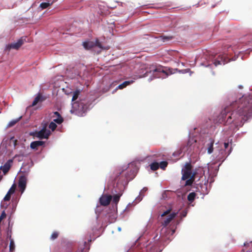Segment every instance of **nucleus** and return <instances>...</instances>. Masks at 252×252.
<instances>
[{"mask_svg":"<svg viewBox=\"0 0 252 252\" xmlns=\"http://www.w3.org/2000/svg\"><path fill=\"white\" fill-rule=\"evenodd\" d=\"M252 117V93L243 95L238 100L226 107L220 115V119L226 124H232L234 128L243 126L248 119Z\"/></svg>","mask_w":252,"mask_h":252,"instance_id":"nucleus-1","label":"nucleus"},{"mask_svg":"<svg viewBox=\"0 0 252 252\" xmlns=\"http://www.w3.org/2000/svg\"><path fill=\"white\" fill-rule=\"evenodd\" d=\"M183 180H186L185 186H190L195 180V173H192L191 171H184L182 169Z\"/></svg>","mask_w":252,"mask_h":252,"instance_id":"nucleus-2","label":"nucleus"},{"mask_svg":"<svg viewBox=\"0 0 252 252\" xmlns=\"http://www.w3.org/2000/svg\"><path fill=\"white\" fill-rule=\"evenodd\" d=\"M47 124H45L43 128L38 131H36L33 133V136L36 137L40 139H47L51 134L49 130L47 129Z\"/></svg>","mask_w":252,"mask_h":252,"instance_id":"nucleus-3","label":"nucleus"},{"mask_svg":"<svg viewBox=\"0 0 252 252\" xmlns=\"http://www.w3.org/2000/svg\"><path fill=\"white\" fill-rule=\"evenodd\" d=\"M72 108L76 114L82 115L85 112L87 106L82 102H75L72 104Z\"/></svg>","mask_w":252,"mask_h":252,"instance_id":"nucleus-4","label":"nucleus"},{"mask_svg":"<svg viewBox=\"0 0 252 252\" xmlns=\"http://www.w3.org/2000/svg\"><path fill=\"white\" fill-rule=\"evenodd\" d=\"M232 148L231 147L230 150L228 151V153H227L225 149H223L222 147L221 148H218L216 150L218 151L219 153L216 156V160L218 161L223 162L226 158L230 154L231 152Z\"/></svg>","mask_w":252,"mask_h":252,"instance_id":"nucleus-5","label":"nucleus"},{"mask_svg":"<svg viewBox=\"0 0 252 252\" xmlns=\"http://www.w3.org/2000/svg\"><path fill=\"white\" fill-rule=\"evenodd\" d=\"M25 41V38L21 37L16 43H13L6 46L5 50L9 51L11 49L18 50Z\"/></svg>","mask_w":252,"mask_h":252,"instance_id":"nucleus-6","label":"nucleus"},{"mask_svg":"<svg viewBox=\"0 0 252 252\" xmlns=\"http://www.w3.org/2000/svg\"><path fill=\"white\" fill-rule=\"evenodd\" d=\"M27 178L25 176H21L18 181V188L21 193H23L26 188Z\"/></svg>","mask_w":252,"mask_h":252,"instance_id":"nucleus-7","label":"nucleus"},{"mask_svg":"<svg viewBox=\"0 0 252 252\" xmlns=\"http://www.w3.org/2000/svg\"><path fill=\"white\" fill-rule=\"evenodd\" d=\"M227 62V58L225 56L220 55L217 58L214 60L213 63L215 66H218L225 64Z\"/></svg>","mask_w":252,"mask_h":252,"instance_id":"nucleus-8","label":"nucleus"},{"mask_svg":"<svg viewBox=\"0 0 252 252\" xmlns=\"http://www.w3.org/2000/svg\"><path fill=\"white\" fill-rule=\"evenodd\" d=\"M13 160L12 159H8L3 166L0 167V169L2 171L4 174L5 175L10 170L12 166Z\"/></svg>","mask_w":252,"mask_h":252,"instance_id":"nucleus-9","label":"nucleus"},{"mask_svg":"<svg viewBox=\"0 0 252 252\" xmlns=\"http://www.w3.org/2000/svg\"><path fill=\"white\" fill-rule=\"evenodd\" d=\"M111 200V195H102L99 198V202L101 205L106 206L109 204Z\"/></svg>","mask_w":252,"mask_h":252,"instance_id":"nucleus-10","label":"nucleus"},{"mask_svg":"<svg viewBox=\"0 0 252 252\" xmlns=\"http://www.w3.org/2000/svg\"><path fill=\"white\" fill-rule=\"evenodd\" d=\"M177 213H172L170 214L167 217L161 222L162 225L164 227L166 226L171 220L176 216Z\"/></svg>","mask_w":252,"mask_h":252,"instance_id":"nucleus-11","label":"nucleus"},{"mask_svg":"<svg viewBox=\"0 0 252 252\" xmlns=\"http://www.w3.org/2000/svg\"><path fill=\"white\" fill-rule=\"evenodd\" d=\"M154 72L159 73L158 77H164L168 75L167 73L163 69L162 67L161 66L157 67L154 70Z\"/></svg>","mask_w":252,"mask_h":252,"instance_id":"nucleus-12","label":"nucleus"},{"mask_svg":"<svg viewBox=\"0 0 252 252\" xmlns=\"http://www.w3.org/2000/svg\"><path fill=\"white\" fill-rule=\"evenodd\" d=\"M44 143L45 142L42 141H33L31 143L30 147L32 149L37 150L38 147L43 145Z\"/></svg>","mask_w":252,"mask_h":252,"instance_id":"nucleus-13","label":"nucleus"},{"mask_svg":"<svg viewBox=\"0 0 252 252\" xmlns=\"http://www.w3.org/2000/svg\"><path fill=\"white\" fill-rule=\"evenodd\" d=\"M53 117H57V118L54 119V122L58 124H62L63 121V119L62 118L60 114L57 111L54 112Z\"/></svg>","mask_w":252,"mask_h":252,"instance_id":"nucleus-14","label":"nucleus"},{"mask_svg":"<svg viewBox=\"0 0 252 252\" xmlns=\"http://www.w3.org/2000/svg\"><path fill=\"white\" fill-rule=\"evenodd\" d=\"M214 140L212 139V138H210L209 140V142L207 144V153L209 154H211L213 153V150H214V148H213V145H214Z\"/></svg>","mask_w":252,"mask_h":252,"instance_id":"nucleus-15","label":"nucleus"},{"mask_svg":"<svg viewBox=\"0 0 252 252\" xmlns=\"http://www.w3.org/2000/svg\"><path fill=\"white\" fill-rule=\"evenodd\" d=\"M12 234V225H10V221L8 222V226L6 229V239H11Z\"/></svg>","mask_w":252,"mask_h":252,"instance_id":"nucleus-16","label":"nucleus"},{"mask_svg":"<svg viewBox=\"0 0 252 252\" xmlns=\"http://www.w3.org/2000/svg\"><path fill=\"white\" fill-rule=\"evenodd\" d=\"M131 82L128 81H126L124 82H123L122 84L119 85L116 89L113 92V93H114V92H116V91L118 89H123L124 88L126 87L127 86L129 85Z\"/></svg>","mask_w":252,"mask_h":252,"instance_id":"nucleus-17","label":"nucleus"},{"mask_svg":"<svg viewBox=\"0 0 252 252\" xmlns=\"http://www.w3.org/2000/svg\"><path fill=\"white\" fill-rule=\"evenodd\" d=\"M83 46L86 49H90L94 46V43L92 41L83 42Z\"/></svg>","mask_w":252,"mask_h":252,"instance_id":"nucleus-18","label":"nucleus"},{"mask_svg":"<svg viewBox=\"0 0 252 252\" xmlns=\"http://www.w3.org/2000/svg\"><path fill=\"white\" fill-rule=\"evenodd\" d=\"M196 196V194L194 192L189 193L187 197L188 201L190 203L192 202L194 200Z\"/></svg>","mask_w":252,"mask_h":252,"instance_id":"nucleus-19","label":"nucleus"},{"mask_svg":"<svg viewBox=\"0 0 252 252\" xmlns=\"http://www.w3.org/2000/svg\"><path fill=\"white\" fill-rule=\"evenodd\" d=\"M10 244H9V252H13L15 250V246L13 239H9Z\"/></svg>","mask_w":252,"mask_h":252,"instance_id":"nucleus-20","label":"nucleus"},{"mask_svg":"<svg viewBox=\"0 0 252 252\" xmlns=\"http://www.w3.org/2000/svg\"><path fill=\"white\" fill-rule=\"evenodd\" d=\"M192 166L190 162L186 163L184 167L182 169L184 171H191Z\"/></svg>","mask_w":252,"mask_h":252,"instance_id":"nucleus-21","label":"nucleus"},{"mask_svg":"<svg viewBox=\"0 0 252 252\" xmlns=\"http://www.w3.org/2000/svg\"><path fill=\"white\" fill-rule=\"evenodd\" d=\"M159 167V164L157 162H153L150 165V168L153 171L157 170L158 169Z\"/></svg>","mask_w":252,"mask_h":252,"instance_id":"nucleus-22","label":"nucleus"},{"mask_svg":"<svg viewBox=\"0 0 252 252\" xmlns=\"http://www.w3.org/2000/svg\"><path fill=\"white\" fill-rule=\"evenodd\" d=\"M80 91L79 90H77L73 92V97L72 98V101L76 100L78 98V96L80 94Z\"/></svg>","mask_w":252,"mask_h":252,"instance_id":"nucleus-23","label":"nucleus"},{"mask_svg":"<svg viewBox=\"0 0 252 252\" xmlns=\"http://www.w3.org/2000/svg\"><path fill=\"white\" fill-rule=\"evenodd\" d=\"M41 99V95L39 94H38L34 99L32 104L31 105V106H34L36 105L37 103Z\"/></svg>","mask_w":252,"mask_h":252,"instance_id":"nucleus-24","label":"nucleus"},{"mask_svg":"<svg viewBox=\"0 0 252 252\" xmlns=\"http://www.w3.org/2000/svg\"><path fill=\"white\" fill-rule=\"evenodd\" d=\"M53 3L52 1L51 3L49 2H42L40 4V7H41L42 9H45L47 8L50 5H52Z\"/></svg>","mask_w":252,"mask_h":252,"instance_id":"nucleus-25","label":"nucleus"},{"mask_svg":"<svg viewBox=\"0 0 252 252\" xmlns=\"http://www.w3.org/2000/svg\"><path fill=\"white\" fill-rule=\"evenodd\" d=\"M160 38L163 42H166L172 40L173 38L172 36H161Z\"/></svg>","mask_w":252,"mask_h":252,"instance_id":"nucleus-26","label":"nucleus"},{"mask_svg":"<svg viewBox=\"0 0 252 252\" xmlns=\"http://www.w3.org/2000/svg\"><path fill=\"white\" fill-rule=\"evenodd\" d=\"M59 235V232L58 231H54L51 235L50 239L52 240L56 239Z\"/></svg>","mask_w":252,"mask_h":252,"instance_id":"nucleus-27","label":"nucleus"},{"mask_svg":"<svg viewBox=\"0 0 252 252\" xmlns=\"http://www.w3.org/2000/svg\"><path fill=\"white\" fill-rule=\"evenodd\" d=\"M121 194L120 195V194H116L113 197V202L117 204L118 202L119 201V200H120V196H121Z\"/></svg>","mask_w":252,"mask_h":252,"instance_id":"nucleus-28","label":"nucleus"},{"mask_svg":"<svg viewBox=\"0 0 252 252\" xmlns=\"http://www.w3.org/2000/svg\"><path fill=\"white\" fill-rule=\"evenodd\" d=\"M21 118V117H20L19 118L17 119V120L11 121L8 124V127H11L13 126H14Z\"/></svg>","mask_w":252,"mask_h":252,"instance_id":"nucleus-29","label":"nucleus"},{"mask_svg":"<svg viewBox=\"0 0 252 252\" xmlns=\"http://www.w3.org/2000/svg\"><path fill=\"white\" fill-rule=\"evenodd\" d=\"M57 126V125L54 122H51L49 125V128H50L52 131L55 130Z\"/></svg>","mask_w":252,"mask_h":252,"instance_id":"nucleus-30","label":"nucleus"},{"mask_svg":"<svg viewBox=\"0 0 252 252\" xmlns=\"http://www.w3.org/2000/svg\"><path fill=\"white\" fill-rule=\"evenodd\" d=\"M16 188V185L14 184H13L7 192L12 195L15 192Z\"/></svg>","mask_w":252,"mask_h":252,"instance_id":"nucleus-31","label":"nucleus"},{"mask_svg":"<svg viewBox=\"0 0 252 252\" xmlns=\"http://www.w3.org/2000/svg\"><path fill=\"white\" fill-rule=\"evenodd\" d=\"M168 164V163L167 161H161L160 162V164H159V167L162 169H165V168L167 167Z\"/></svg>","mask_w":252,"mask_h":252,"instance_id":"nucleus-32","label":"nucleus"},{"mask_svg":"<svg viewBox=\"0 0 252 252\" xmlns=\"http://www.w3.org/2000/svg\"><path fill=\"white\" fill-rule=\"evenodd\" d=\"M117 84V82H113V83H112L111 85H110L105 90V89H103V93H106L107 92V91H108L113 86H115Z\"/></svg>","mask_w":252,"mask_h":252,"instance_id":"nucleus-33","label":"nucleus"},{"mask_svg":"<svg viewBox=\"0 0 252 252\" xmlns=\"http://www.w3.org/2000/svg\"><path fill=\"white\" fill-rule=\"evenodd\" d=\"M11 194H10V193L7 192L3 198V201H9L11 198Z\"/></svg>","mask_w":252,"mask_h":252,"instance_id":"nucleus-34","label":"nucleus"},{"mask_svg":"<svg viewBox=\"0 0 252 252\" xmlns=\"http://www.w3.org/2000/svg\"><path fill=\"white\" fill-rule=\"evenodd\" d=\"M171 211V209H167L166 211H164L161 215V217H163L166 216V215L170 214V212Z\"/></svg>","mask_w":252,"mask_h":252,"instance_id":"nucleus-35","label":"nucleus"},{"mask_svg":"<svg viewBox=\"0 0 252 252\" xmlns=\"http://www.w3.org/2000/svg\"><path fill=\"white\" fill-rule=\"evenodd\" d=\"M94 46H97L100 48H102L101 44L100 43L98 39L96 40L95 43H94Z\"/></svg>","mask_w":252,"mask_h":252,"instance_id":"nucleus-36","label":"nucleus"},{"mask_svg":"<svg viewBox=\"0 0 252 252\" xmlns=\"http://www.w3.org/2000/svg\"><path fill=\"white\" fill-rule=\"evenodd\" d=\"M8 206V204L7 203H1V207L2 208H4L5 209L7 208Z\"/></svg>","mask_w":252,"mask_h":252,"instance_id":"nucleus-37","label":"nucleus"},{"mask_svg":"<svg viewBox=\"0 0 252 252\" xmlns=\"http://www.w3.org/2000/svg\"><path fill=\"white\" fill-rule=\"evenodd\" d=\"M228 145H229V144L228 142L227 143L225 142L224 143V149H225V150H226V149L228 148Z\"/></svg>","mask_w":252,"mask_h":252,"instance_id":"nucleus-38","label":"nucleus"},{"mask_svg":"<svg viewBox=\"0 0 252 252\" xmlns=\"http://www.w3.org/2000/svg\"><path fill=\"white\" fill-rule=\"evenodd\" d=\"M126 182H127L128 180H130L132 179V178H130L129 179L127 177H126Z\"/></svg>","mask_w":252,"mask_h":252,"instance_id":"nucleus-39","label":"nucleus"},{"mask_svg":"<svg viewBox=\"0 0 252 252\" xmlns=\"http://www.w3.org/2000/svg\"><path fill=\"white\" fill-rule=\"evenodd\" d=\"M247 252V250H244V249H243V250L241 251V252Z\"/></svg>","mask_w":252,"mask_h":252,"instance_id":"nucleus-40","label":"nucleus"},{"mask_svg":"<svg viewBox=\"0 0 252 252\" xmlns=\"http://www.w3.org/2000/svg\"><path fill=\"white\" fill-rule=\"evenodd\" d=\"M249 44H252V41H249Z\"/></svg>","mask_w":252,"mask_h":252,"instance_id":"nucleus-41","label":"nucleus"},{"mask_svg":"<svg viewBox=\"0 0 252 252\" xmlns=\"http://www.w3.org/2000/svg\"><path fill=\"white\" fill-rule=\"evenodd\" d=\"M248 244V243H244V246H246Z\"/></svg>","mask_w":252,"mask_h":252,"instance_id":"nucleus-42","label":"nucleus"},{"mask_svg":"<svg viewBox=\"0 0 252 252\" xmlns=\"http://www.w3.org/2000/svg\"><path fill=\"white\" fill-rule=\"evenodd\" d=\"M147 189H146V188H144L143 189V190H147Z\"/></svg>","mask_w":252,"mask_h":252,"instance_id":"nucleus-43","label":"nucleus"},{"mask_svg":"<svg viewBox=\"0 0 252 252\" xmlns=\"http://www.w3.org/2000/svg\"><path fill=\"white\" fill-rule=\"evenodd\" d=\"M185 216H186V214H183V217H185Z\"/></svg>","mask_w":252,"mask_h":252,"instance_id":"nucleus-44","label":"nucleus"},{"mask_svg":"<svg viewBox=\"0 0 252 252\" xmlns=\"http://www.w3.org/2000/svg\"><path fill=\"white\" fill-rule=\"evenodd\" d=\"M185 216H186V214H183V217H185Z\"/></svg>","mask_w":252,"mask_h":252,"instance_id":"nucleus-45","label":"nucleus"},{"mask_svg":"<svg viewBox=\"0 0 252 252\" xmlns=\"http://www.w3.org/2000/svg\"><path fill=\"white\" fill-rule=\"evenodd\" d=\"M17 157V155H15L14 158H16Z\"/></svg>","mask_w":252,"mask_h":252,"instance_id":"nucleus-46","label":"nucleus"}]
</instances>
